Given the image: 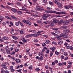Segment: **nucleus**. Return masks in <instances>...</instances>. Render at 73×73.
Here are the masks:
<instances>
[{
  "mask_svg": "<svg viewBox=\"0 0 73 73\" xmlns=\"http://www.w3.org/2000/svg\"><path fill=\"white\" fill-rule=\"evenodd\" d=\"M10 70H11L12 72H13L15 71V69H13V67L12 66H10Z\"/></svg>",
  "mask_w": 73,
  "mask_h": 73,
  "instance_id": "obj_4",
  "label": "nucleus"
},
{
  "mask_svg": "<svg viewBox=\"0 0 73 73\" xmlns=\"http://www.w3.org/2000/svg\"><path fill=\"white\" fill-rule=\"evenodd\" d=\"M36 9L38 11H44V8L42 7H40L39 8L36 7Z\"/></svg>",
  "mask_w": 73,
  "mask_h": 73,
  "instance_id": "obj_2",
  "label": "nucleus"
},
{
  "mask_svg": "<svg viewBox=\"0 0 73 73\" xmlns=\"http://www.w3.org/2000/svg\"><path fill=\"white\" fill-rule=\"evenodd\" d=\"M55 54L56 56H58L59 55V52L57 51H56L55 52Z\"/></svg>",
  "mask_w": 73,
  "mask_h": 73,
  "instance_id": "obj_38",
  "label": "nucleus"
},
{
  "mask_svg": "<svg viewBox=\"0 0 73 73\" xmlns=\"http://www.w3.org/2000/svg\"><path fill=\"white\" fill-rule=\"evenodd\" d=\"M19 22L20 23L21 25V27H24V25L22 23H21V22Z\"/></svg>",
  "mask_w": 73,
  "mask_h": 73,
  "instance_id": "obj_61",
  "label": "nucleus"
},
{
  "mask_svg": "<svg viewBox=\"0 0 73 73\" xmlns=\"http://www.w3.org/2000/svg\"><path fill=\"white\" fill-rule=\"evenodd\" d=\"M57 5H58V7L60 8L61 7H62L61 4L60 2H58V3L57 4Z\"/></svg>",
  "mask_w": 73,
  "mask_h": 73,
  "instance_id": "obj_19",
  "label": "nucleus"
},
{
  "mask_svg": "<svg viewBox=\"0 0 73 73\" xmlns=\"http://www.w3.org/2000/svg\"><path fill=\"white\" fill-rule=\"evenodd\" d=\"M52 13H56V14H58V12H56L55 11H52Z\"/></svg>",
  "mask_w": 73,
  "mask_h": 73,
  "instance_id": "obj_28",
  "label": "nucleus"
},
{
  "mask_svg": "<svg viewBox=\"0 0 73 73\" xmlns=\"http://www.w3.org/2000/svg\"><path fill=\"white\" fill-rule=\"evenodd\" d=\"M72 7V6L70 5H68L67 6H64V8H65V9H69V8H71Z\"/></svg>",
  "mask_w": 73,
  "mask_h": 73,
  "instance_id": "obj_5",
  "label": "nucleus"
},
{
  "mask_svg": "<svg viewBox=\"0 0 73 73\" xmlns=\"http://www.w3.org/2000/svg\"><path fill=\"white\" fill-rule=\"evenodd\" d=\"M50 49H51L52 51L53 52H54V50H56V47L54 46L50 48Z\"/></svg>",
  "mask_w": 73,
  "mask_h": 73,
  "instance_id": "obj_10",
  "label": "nucleus"
},
{
  "mask_svg": "<svg viewBox=\"0 0 73 73\" xmlns=\"http://www.w3.org/2000/svg\"><path fill=\"white\" fill-rule=\"evenodd\" d=\"M20 10H21V11H26L27 8L24 7H23L22 8L20 9Z\"/></svg>",
  "mask_w": 73,
  "mask_h": 73,
  "instance_id": "obj_15",
  "label": "nucleus"
},
{
  "mask_svg": "<svg viewBox=\"0 0 73 73\" xmlns=\"http://www.w3.org/2000/svg\"><path fill=\"white\" fill-rule=\"evenodd\" d=\"M26 23L28 24L29 26H31V22H30L29 21H28Z\"/></svg>",
  "mask_w": 73,
  "mask_h": 73,
  "instance_id": "obj_21",
  "label": "nucleus"
},
{
  "mask_svg": "<svg viewBox=\"0 0 73 73\" xmlns=\"http://www.w3.org/2000/svg\"><path fill=\"white\" fill-rule=\"evenodd\" d=\"M68 64H69V65H72V62L70 61H69L68 62Z\"/></svg>",
  "mask_w": 73,
  "mask_h": 73,
  "instance_id": "obj_47",
  "label": "nucleus"
},
{
  "mask_svg": "<svg viewBox=\"0 0 73 73\" xmlns=\"http://www.w3.org/2000/svg\"><path fill=\"white\" fill-rule=\"evenodd\" d=\"M37 22L38 23V24H41V23H42V22L39 20H37Z\"/></svg>",
  "mask_w": 73,
  "mask_h": 73,
  "instance_id": "obj_41",
  "label": "nucleus"
},
{
  "mask_svg": "<svg viewBox=\"0 0 73 73\" xmlns=\"http://www.w3.org/2000/svg\"><path fill=\"white\" fill-rule=\"evenodd\" d=\"M58 65H59V66H63V65H64V62H62V63H59L58 64Z\"/></svg>",
  "mask_w": 73,
  "mask_h": 73,
  "instance_id": "obj_18",
  "label": "nucleus"
},
{
  "mask_svg": "<svg viewBox=\"0 0 73 73\" xmlns=\"http://www.w3.org/2000/svg\"><path fill=\"white\" fill-rule=\"evenodd\" d=\"M49 15H46V16L42 17V18L44 19V20H46V18H48V17H49Z\"/></svg>",
  "mask_w": 73,
  "mask_h": 73,
  "instance_id": "obj_14",
  "label": "nucleus"
},
{
  "mask_svg": "<svg viewBox=\"0 0 73 73\" xmlns=\"http://www.w3.org/2000/svg\"><path fill=\"white\" fill-rule=\"evenodd\" d=\"M11 11L14 13H16L17 12V10L16 9L12 8L11 9Z\"/></svg>",
  "mask_w": 73,
  "mask_h": 73,
  "instance_id": "obj_12",
  "label": "nucleus"
},
{
  "mask_svg": "<svg viewBox=\"0 0 73 73\" xmlns=\"http://www.w3.org/2000/svg\"><path fill=\"white\" fill-rule=\"evenodd\" d=\"M63 41H60L58 42V45H61L62 44Z\"/></svg>",
  "mask_w": 73,
  "mask_h": 73,
  "instance_id": "obj_25",
  "label": "nucleus"
},
{
  "mask_svg": "<svg viewBox=\"0 0 73 73\" xmlns=\"http://www.w3.org/2000/svg\"><path fill=\"white\" fill-rule=\"evenodd\" d=\"M48 3L49 4H50V5H53V3L51 1H49Z\"/></svg>",
  "mask_w": 73,
  "mask_h": 73,
  "instance_id": "obj_40",
  "label": "nucleus"
},
{
  "mask_svg": "<svg viewBox=\"0 0 73 73\" xmlns=\"http://www.w3.org/2000/svg\"><path fill=\"white\" fill-rule=\"evenodd\" d=\"M34 42H38V40L37 39H35L34 40Z\"/></svg>",
  "mask_w": 73,
  "mask_h": 73,
  "instance_id": "obj_51",
  "label": "nucleus"
},
{
  "mask_svg": "<svg viewBox=\"0 0 73 73\" xmlns=\"http://www.w3.org/2000/svg\"><path fill=\"white\" fill-rule=\"evenodd\" d=\"M1 52H4V49L3 48H1Z\"/></svg>",
  "mask_w": 73,
  "mask_h": 73,
  "instance_id": "obj_64",
  "label": "nucleus"
},
{
  "mask_svg": "<svg viewBox=\"0 0 73 73\" xmlns=\"http://www.w3.org/2000/svg\"><path fill=\"white\" fill-rule=\"evenodd\" d=\"M1 73H5L6 72L4 71V70L3 68L1 69Z\"/></svg>",
  "mask_w": 73,
  "mask_h": 73,
  "instance_id": "obj_39",
  "label": "nucleus"
},
{
  "mask_svg": "<svg viewBox=\"0 0 73 73\" xmlns=\"http://www.w3.org/2000/svg\"><path fill=\"white\" fill-rule=\"evenodd\" d=\"M1 66L2 68H4V69H7L5 63H3L1 65Z\"/></svg>",
  "mask_w": 73,
  "mask_h": 73,
  "instance_id": "obj_1",
  "label": "nucleus"
},
{
  "mask_svg": "<svg viewBox=\"0 0 73 73\" xmlns=\"http://www.w3.org/2000/svg\"><path fill=\"white\" fill-rule=\"evenodd\" d=\"M71 67H72V66H71V65H69L68 66L67 68L68 69H69V68H71Z\"/></svg>",
  "mask_w": 73,
  "mask_h": 73,
  "instance_id": "obj_58",
  "label": "nucleus"
},
{
  "mask_svg": "<svg viewBox=\"0 0 73 73\" xmlns=\"http://www.w3.org/2000/svg\"><path fill=\"white\" fill-rule=\"evenodd\" d=\"M52 44H54V45H57V43H56V42L53 41L52 42Z\"/></svg>",
  "mask_w": 73,
  "mask_h": 73,
  "instance_id": "obj_54",
  "label": "nucleus"
},
{
  "mask_svg": "<svg viewBox=\"0 0 73 73\" xmlns=\"http://www.w3.org/2000/svg\"><path fill=\"white\" fill-rule=\"evenodd\" d=\"M38 55L39 56H44V55L42 52H40L38 54Z\"/></svg>",
  "mask_w": 73,
  "mask_h": 73,
  "instance_id": "obj_16",
  "label": "nucleus"
},
{
  "mask_svg": "<svg viewBox=\"0 0 73 73\" xmlns=\"http://www.w3.org/2000/svg\"><path fill=\"white\" fill-rule=\"evenodd\" d=\"M29 56H30V57H31V56H32V53L31 52H30L29 54Z\"/></svg>",
  "mask_w": 73,
  "mask_h": 73,
  "instance_id": "obj_60",
  "label": "nucleus"
},
{
  "mask_svg": "<svg viewBox=\"0 0 73 73\" xmlns=\"http://www.w3.org/2000/svg\"><path fill=\"white\" fill-rule=\"evenodd\" d=\"M54 2V3L55 4H57L58 3V2L57 1V0H53Z\"/></svg>",
  "mask_w": 73,
  "mask_h": 73,
  "instance_id": "obj_44",
  "label": "nucleus"
},
{
  "mask_svg": "<svg viewBox=\"0 0 73 73\" xmlns=\"http://www.w3.org/2000/svg\"><path fill=\"white\" fill-rule=\"evenodd\" d=\"M29 32H32V33H36V31L34 30L30 29L29 30Z\"/></svg>",
  "mask_w": 73,
  "mask_h": 73,
  "instance_id": "obj_13",
  "label": "nucleus"
},
{
  "mask_svg": "<svg viewBox=\"0 0 73 73\" xmlns=\"http://www.w3.org/2000/svg\"><path fill=\"white\" fill-rule=\"evenodd\" d=\"M29 35V37H32V36H35V34H30Z\"/></svg>",
  "mask_w": 73,
  "mask_h": 73,
  "instance_id": "obj_30",
  "label": "nucleus"
},
{
  "mask_svg": "<svg viewBox=\"0 0 73 73\" xmlns=\"http://www.w3.org/2000/svg\"><path fill=\"white\" fill-rule=\"evenodd\" d=\"M11 42H13V43H14V44H17L18 43V42H17V41H16V40H12L11 41Z\"/></svg>",
  "mask_w": 73,
  "mask_h": 73,
  "instance_id": "obj_22",
  "label": "nucleus"
},
{
  "mask_svg": "<svg viewBox=\"0 0 73 73\" xmlns=\"http://www.w3.org/2000/svg\"><path fill=\"white\" fill-rule=\"evenodd\" d=\"M13 37L14 40H17V39H18V37L15 36H13Z\"/></svg>",
  "mask_w": 73,
  "mask_h": 73,
  "instance_id": "obj_36",
  "label": "nucleus"
},
{
  "mask_svg": "<svg viewBox=\"0 0 73 73\" xmlns=\"http://www.w3.org/2000/svg\"><path fill=\"white\" fill-rule=\"evenodd\" d=\"M17 13L19 15H21L22 14H23L22 12L21 11H17Z\"/></svg>",
  "mask_w": 73,
  "mask_h": 73,
  "instance_id": "obj_27",
  "label": "nucleus"
},
{
  "mask_svg": "<svg viewBox=\"0 0 73 73\" xmlns=\"http://www.w3.org/2000/svg\"><path fill=\"white\" fill-rule=\"evenodd\" d=\"M64 33H62L59 36L60 37H64Z\"/></svg>",
  "mask_w": 73,
  "mask_h": 73,
  "instance_id": "obj_34",
  "label": "nucleus"
},
{
  "mask_svg": "<svg viewBox=\"0 0 73 73\" xmlns=\"http://www.w3.org/2000/svg\"><path fill=\"white\" fill-rule=\"evenodd\" d=\"M15 61L17 63L20 64L21 63V60L19 59H17L15 60Z\"/></svg>",
  "mask_w": 73,
  "mask_h": 73,
  "instance_id": "obj_7",
  "label": "nucleus"
},
{
  "mask_svg": "<svg viewBox=\"0 0 73 73\" xmlns=\"http://www.w3.org/2000/svg\"><path fill=\"white\" fill-rule=\"evenodd\" d=\"M64 38H68V35L66 33H64Z\"/></svg>",
  "mask_w": 73,
  "mask_h": 73,
  "instance_id": "obj_11",
  "label": "nucleus"
},
{
  "mask_svg": "<svg viewBox=\"0 0 73 73\" xmlns=\"http://www.w3.org/2000/svg\"><path fill=\"white\" fill-rule=\"evenodd\" d=\"M49 50H46V52L47 54H48V53H49Z\"/></svg>",
  "mask_w": 73,
  "mask_h": 73,
  "instance_id": "obj_45",
  "label": "nucleus"
},
{
  "mask_svg": "<svg viewBox=\"0 0 73 73\" xmlns=\"http://www.w3.org/2000/svg\"><path fill=\"white\" fill-rule=\"evenodd\" d=\"M50 26V27H53L54 25V23H51L49 25Z\"/></svg>",
  "mask_w": 73,
  "mask_h": 73,
  "instance_id": "obj_57",
  "label": "nucleus"
},
{
  "mask_svg": "<svg viewBox=\"0 0 73 73\" xmlns=\"http://www.w3.org/2000/svg\"><path fill=\"white\" fill-rule=\"evenodd\" d=\"M4 19V18L1 16H0V20L1 21H3V19Z\"/></svg>",
  "mask_w": 73,
  "mask_h": 73,
  "instance_id": "obj_33",
  "label": "nucleus"
},
{
  "mask_svg": "<svg viewBox=\"0 0 73 73\" xmlns=\"http://www.w3.org/2000/svg\"><path fill=\"white\" fill-rule=\"evenodd\" d=\"M6 23L7 24H8V25L10 24V22H9V21H6Z\"/></svg>",
  "mask_w": 73,
  "mask_h": 73,
  "instance_id": "obj_52",
  "label": "nucleus"
},
{
  "mask_svg": "<svg viewBox=\"0 0 73 73\" xmlns=\"http://www.w3.org/2000/svg\"><path fill=\"white\" fill-rule=\"evenodd\" d=\"M47 9H48V10H49L50 11L52 10V8L49 7H47Z\"/></svg>",
  "mask_w": 73,
  "mask_h": 73,
  "instance_id": "obj_56",
  "label": "nucleus"
},
{
  "mask_svg": "<svg viewBox=\"0 0 73 73\" xmlns=\"http://www.w3.org/2000/svg\"><path fill=\"white\" fill-rule=\"evenodd\" d=\"M15 54V52L14 51L12 52L11 53H10L11 55H14Z\"/></svg>",
  "mask_w": 73,
  "mask_h": 73,
  "instance_id": "obj_32",
  "label": "nucleus"
},
{
  "mask_svg": "<svg viewBox=\"0 0 73 73\" xmlns=\"http://www.w3.org/2000/svg\"><path fill=\"white\" fill-rule=\"evenodd\" d=\"M66 13L65 12H58V14H66Z\"/></svg>",
  "mask_w": 73,
  "mask_h": 73,
  "instance_id": "obj_20",
  "label": "nucleus"
},
{
  "mask_svg": "<svg viewBox=\"0 0 73 73\" xmlns=\"http://www.w3.org/2000/svg\"><path fill=\"white\" fill-rule=\"evenodd\" d=\"M64 56H68V52H65L64 53Z\"/></svg>",
  "mask_w": 73,
  "mask_h": 73,
  "instance_id": "obj_48",
  "label": "nucleus"
},
{
  "mask_svg": "<svg viewBox=\"0 0 73 73\" xmlns=\"http://www.w3.org/2000/svg\"><path fill=\"white\" fill-rule=\"evenodd\" d=\"M44 59V57L42 56H41L39 57V58L38 59L39 61H41V60H42Z\"/></svg>",
  "mask_w": 73,
  "mask_h": 73,
  "instance_id": "obj_17",
  "label": "nucleus"
},
{
  "mask_svg": "<svg viewBox=\"0 0 73 73\" xmlns=\"http://www.w3.org/2000/svg\"><path fill=\"white\" fill-rule=\"evenodd\" d=\"M5 18H6L7 19H10V20H12V19L10 18V17H9L8 16H5Z\"/></svg>",
  "mask_w": 73,
  "mask_h": 73,
  "instance_id": "obj_35",
  "label": "nucleus"
},
{
  "mask_svg": "<svg viewBox=\"0 0 73 73\" xmlns=\"http://www.w3.org/2000/svg\"><path fill=\"white\" fill-rule=\"evenodd\" d=\"M5 49L6 50H9V48H8V46H6L5 47Z\"/></svg>",
  "mask_w": 73,
  "mask_h": 73,
  "instance_id": "obj_31",
  "label": "nucleus"
},
{
  "mask_svg": "<svg viewBox=\"0 0 73 73\" xmlns=\"http://www.w3.org/2000/svg\"><path fill=\"white\" fill-rule=\"evenodd\" d=\"M4 40H8V39H9V38H8V37H7L5 36L4 37Z\"/></svg>",
  "mask_w": 73,
  "mask_h": 73,
  "instance_id": "obj_43",
  "label": "nucleus"
},
{
  "mask_svg": "<svg viewBox=\"0 0 73 73\" xmlns=\"http://www.w3.org/2000/svg\"><path fill=\"white\" fill-rule=\"evenodd\" d=\"M6 52L7 53V54H10V50H6Z\"/></svg>",
  "mask_w": 73,
  "mask_h": 73,
  "instance_id": "obj_29",
  "label": "nucleus"
},
{
  "mask_svg": "<svg viewBox=\"0 0 73 73\" xmlns=\"http://www.w3.org/2000/svg\"><path fill=\"white\" fill-rule=\"evenodd\" d=\"M20 21H18V22H15V24L16 26H19V23H20Z\"/></svg>",
  "mask_w": 73,
  "mask_h": 73,
  "instance_id": "obj_26",
  "label": "nucleus"
},
{
  "mask_svg": "<svg viewBox=\"0 0 73 73\" xmlns=\"http://www.w3.org/2000/svg\"><path fill=\"white\" fill-rule=\"evenodd\" d=\"M17 4L18 5H19V6H20L21 5V3H19V2H17Z\"/></svg>",
  "mask_w": 73,
  "mask_h": 73,
  "instance_id": "obj_53",
  "label": "nucleus"
},
{
  "mask_svg": "<svg viewBox=\"0 0 73 73\" xmlns=\"http://www.w3.org/2000/svg\"><path fill=\"white\" fill-rule=\"evenodd\" d=\"M22 70V69H21L17 70V72H19V73H21Z\"/></svg>",
  "mask_w": 73,
  "mask_h": 73,
  "instance_id": "obj_42",
  "label": "nucleus"
},
{
  "mask_svg": "<svg viewBox=\"0 0 73 73\" xmlns=\"http://www.w3.org/2000/svg\"><path fill=\"white\" fill-rule=\"evenodd\" d=\"M69 23V21L68 20H66L63 23V25H67Z\"/></svg>",
  "mask_w": 73,
  "mask_h": 73,
  "instance_id": "obj_6",
  "label": "nucleus"
},
{
  "mask_svg": "<svg viewBox=\"0 0 73 73\" xmlns=\"http://www.w3.org/2000/svg\"><path fill=\"white\" fill-rule=\"evenodd\" d=\"M60 57H61V59H62V60L64 59V58H65V57H64V56L63 55H62Z\"/></svg>",
  "mask_w": 73,
  "mask_h": 73,
  "instance_id": "obj_50",
  "label": "nucleus"
},
{
  "mask_svg": "<svg viewBox=\"0 0 73 73\" xmlns=\"http://www.w3.org/2000/svg\"><path fill=\"white\" fill-rule=\"evenodd\" d=\"M23 31L22 30H21L20 31V34L21 35H22L23 34Z\"/></svg>",
  "mask_w": 73,
  "mask_h": 73,
  "instance_id": "obj_63",
  "label": "nucleus"
},
{
  "mask_svg": "<svg viewBox=\"0 0 73 73\" xmlns=\"http://www.w3.org/2000/svg\"><path fill=\"white\" fill-rule=\"evenodd\" d=\"M40 69L39 68H37L35 69L36 72H38V71H40Z\"/></svg>",
  "mask_w": 73,
  "mask_h": 73,
  "instance_id": "obj_46",
  "label": "nucleus"
},
{
  "mask_svg": "<svg viewBox=\"0 0 73 73\" xmlns=\"http://www.w3.org/2000/svg\"><path fill=\"white\" fill-rule=\"evenodd\" d=\"M70 50H73V47L72 46H70Z\"/></svg>",
  "mask_w": 73,
  "mask_h": 73,
  "instance_id": "obj_55",
  "label": "nucleus"
},
{
  "mask_svg": "<svg viewBox=\"0 0 73 73\" xmlns=\"http://www.w3.org/2000/svg\"><path fill=\"white\" fill-rule=\"evenodd\" d=\"M33 68V67L31 65L29 67V69L30 70H32Z\"/></svg>",
  "mask_w": 73,
  "mask_h": 73,
  "instance_id": "obj_37",
  "label": "nucleus"
},
{
  "mask_svg": "<svg viewBox=\"0 0 73 73\" xmlns=\"http://www.w3.org/2000/svg\"><path fill=\"white\" fill-rule=\"evenodd\" d=\"M53 22L54 23H57L58 22V20L56 19H53Z\"/></svg>",
  "mask_w": 73,
  "mask_h": 73,
  "instance_id": "obj_8",
  "label": "nucleus"
},
{
  "mask_svg": "<svg viewBox=\"0 0 73 73\" xmlns=\"http://www.w3.org/2000/svg\"><path fill=\"white\" fill-rule=\"evenodd\" d=\"M45 42L46 44H49L50 42V41L48 39H47L45 40Z\"/></svg>",
  "mask_w": 73,
  "mask_h": 73,
  "instance_id": "obj_23",
  "label": "nucleus"
},
{
  "mask_svg": "<svg viewBox=\"0 0 73 73\" xmlns=\"http://www.w3.org/2000/svg\"><path fill=\"white\" fill-rule=\"evenodd\" d=\"M45 68H46V69H48V68H49L48 65H46L45 66Z\"/></svg>",
  "mask_w": 73,
  "mask_h": 73,
  "instance_id": "obj_62",
  "label": "nucleus"
},
{
  "mask_svg": "<svg viewBox=\"0 0 73 73\" xmlns=\"http://www.w3.org/2000/svg\"><path fill=\"white\" fill-rule=\"evenodd\" d=\"M24 58L25 60H27V59H28V57H27V56L25 55L24 57Z\"/></svg>",
  "mask_w": 73,
  "mask_h": 73,
  "instance_id": "obj_49",
  "label": "nucleus"
},
{
  "mask_svg": "<svg viewBox=\"0 0 73 73\" xmlns=\"http://www.w3.org/2000/svg\"><path fill=\"white\" fill-rule=\"evenodd\" d=\"M41 34H40L38 32L36 34H35V37H37L38 36H40V35H41Z\"/></svg>",
  "mask_w": 73,
  "mask_h": 73,
  "instance_id": "obj_9",
  "label": "nucleus"
},
{
  "mask_svg": "<svg viewBox=\"0 0 73 73\" xmlns=\"http://www.w3.org/2000/svg\"><path fill=\"white\" fill-rule=\"evenodd\" d=\"M21 40L23 42L25 43V42H27V40H28V39H27L24 38H22L21 39Z\"/></svg>",
  "mask_w": 73,
  "mask_h": 73,
  "instance_id": "obj_3",
  "label": "nucleus"
},
{
  "mask_svg": "<svg viewBox=\"0 0 73 73\" xmlns=\"http://www.w3.org/2000/svg\"><path fill=\"white\" fill-rule=\"evenodd\" d=\"M42 46H46V44L45 43H43L42 44Z\"/></svg>",
  "mask_w": 73,
  "mask_h": 73,
  "instance_id": "obj_59",
  "label": "nucleus"
},
{
  "mask_svg": "<svg viewBox=\"0 0 73 73\" xmlns=\"http://www.w3.org/2000/svg\"><path fill=\"white\" fill-rule=\"evenodd\" d=\"M64 32L66 33H68L70 32V30H64Z\"/></svg>",
  "mask_w": 73,
  "mask_h": 73,
  "instance_id": "obj_24",
  "label": "nucleus"
}]
</instances>
